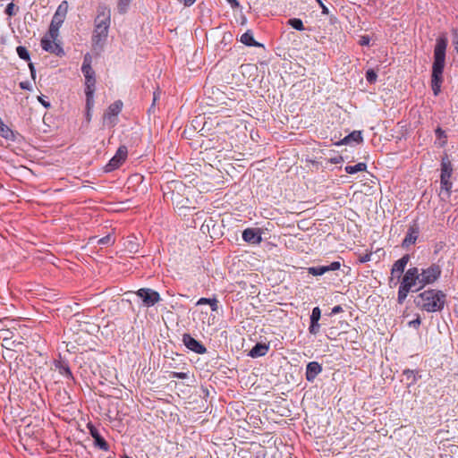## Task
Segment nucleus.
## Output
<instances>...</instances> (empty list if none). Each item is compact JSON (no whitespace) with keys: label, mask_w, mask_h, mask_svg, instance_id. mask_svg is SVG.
Masks as SVG:
<instances>
[{"label":"nucleus","mask_w":458,"mask_h":458,"mask_svg":"<svg viewBox=\"0 0 458 458\" xmlns=\"http://www.w3.org/2000/svg\"><path fill=\"white\" fill-rule=\"evenodd\" d=\"M440 268L437 266H431L420 274V284L422 285L431 284L440 276Z\"/></svg>","instance_id":"obj_8"},{"label":"nucleus","mask_w":458,"mask_h":458,"mask_svg":"<svg viewBox=\"0 0 458 458\" xmlns=\"http://www.w3.org/2000/svg\"><path fill=\"white\" fill-rule=\"evenodd\" d=\"M411 291L410 288L401 284L398 291V302L403 303L407 297L408 293Z\"/></svg>","instance_id":"obj_27"},{"label":"nucleus","mask_w":458,"mask_h":458,"mask_svg":"<svg viewBox=\"0 0 458 458\" xmlns=\"http://www.w3.org/2000/svg\"><path fill=\"white\" fill-rule=\"evenodd\" d=\"M309 273L312 276H322L327 273L325 266L312 267L309 268Z\"/></svg>","instance_id":"obj_30"},{"label":"nucleus","mask_w":458,"mask_h":458,"mask_svg":"<svg viewBox=\"0 0 458 458\" xmlns=\"http://www.w3.org/2000/svg\"><path fill=\"white\" fill-rule=\"evenodd\" d=\"M131 3V0H118L117 1V10L119 13H127L129 6Z\"/></svg>","instance_id":"obj_26"},{"label":"nucleus","mask_w":458,"mask_h":458,"mask_svg":"<svg viewBox=\"0 0 458 458\" xmlns=\"http://www.w3.org/2000/svg\"><path fill=\"white\" fill-rule=\"evenodd\" d=\"M137 295L142 300L144 304L148 307L153 306L160 301L159 293L154 290L148 288H141L138 290Z\"/></svg>","instance_id":"obj_7"},{"label":"nucleus","mask_w":458,"mask_h":458,"mask_svg":"<svg viewBox=\"0 0 458 458\" xmlns=\"http://www.w3.org/2000/svg\"><path fill=\"white\" fill-rule=\"evenodd\" d=\"M268 351V346L263 344H257L250 352L251 357L264 356Z\"/></svg>","instance_id":"obj_23"},{"label":"nucleus","mask_w":458,"mask_h":458,"mask_svg":"<svg viewBox=\"0 0 458 458\" xmlns=\"http://www.w3.org/2000/svg\"><path fill=\"white\" fill-rule=\"evenodd\" d=\"M327 272L328 271H335L341 267V263L338 261H334L328 266H325Z\"/></svg>","instance_id":"obj_34"},{"label":"nucleus","mask_w":458,"mask_h":458,"mask_svg":"<svg viewBox=\"0 0 458 458\" xmlns=\"http://www.w3.org/2000/svg\"><path fill=\"white\" fill-rule=\"evenodd\" d=\"M377 73L373 70H368L366 72V79L369 82L372 83L375 82L377 80Z\"/></svg>","instance_id":"obj_33"},{"label":"nucleus","mask_w":458,"mask_h":458,"mask_svg":"<svg viewBox=\"0 0 458 458\" xmlns=\"http://www.w3.org/2000/svg\"><path fill=\"white\" fill-rule=\"evenodd\" d=\"M91 58L89 54L84 56V61L81 66V71L85 78H91L95 76V72L90 65Z\"/></svg>","instance_id":"obj_21"},{"label":"nucleus","mask_w":458,"mask_h":458,"mask_svg":"<svg viewBox=\"0 0 458 458\" xmlns=\"http://www.w3.org/2000/svg\"><path fill=\"white\" fill-rule=\"evenodd\" d=\"M20 87L23 89H30V85H29V82H27V81L21 82Z\"/></svg>","instance_id":"obj_48"},{"label":"nucleus","mask_w":458,"mask_h":458,"mask_svg":"<svg viewBox=\"0 0 458 458\" xmlns=\"http://www.w3.org/2000/svg\"><path fill=\"white\" fill-rule=\"evenodd\" d=\"M418 307L428 312L442 310L445 302V294L441 291L428 290L420 293L415 300Z\"/></svg>","instance_id":"obj_3"},{"label":"nucleus","mask_w":458,"mask_h":458,"mask_svg":"<svg viewBox=\"0 0 458 458\" xmlns=\"http://www.w3.org/2000/svg\"><path fill=\"white\" fill-rule=\"evenodd\" d=\"M318 4L320 5L321 9H322V13L324 14H328V8L323 4V2L321 0H316Z\"/></svg>","instance_id":"obj_41"},{"label":"nucleus","mask_w":458,"mask_h":458,"mask_svg":"<svg viewBox=\"0 0 458 458\" xmlns=\"http://www.w3.org/2000/svg\"><path fill=\"white\" fill-rule=\"evenodd\" d=\"M111 24V10L101 4L97 8V16L94 20L93 42L98 44L106 39Z\"/></svg>","instance_id":"obj_2"},{"label":"nucleus","mask_w":458,"mask_h":458,"mask_svg":"<svg viewBox=\"0 0 458 458\" xmlns=\"http://www.w3.org/2000/svg\"><path fill=\"white\" fill-rule=\"evenodd\" d=\"M436 133H437L438 138H441L443 136V134H444V131L440 128H437L436 130Z\"/></svg>","instance_id":"obj_52"},{"label":"nucleus","mask_w":458,"mask_h":458,"mask_svg":"<svg viewBox=\"0 0 458 458\" xmlns=\"http://www.w3.org/2000/svg\"><path fill=\"white\" fill-rule=\"evenodd\" d=\"M410 257L409 255H404L400 259L394 262L393 265L391 273L393 276L396 275L397 277H400V276L404 271V268L409 262Z\"/></svg>","instance_id":"obj_15"},{"label":"nucleus","mask_w":458,"mask_h":458,"mask_svg":"<svg viewBox=\"0 0 458 458\" xmlns=\"http://www.w3.org/2000/svg\"><path fill=\"white\" fill-rule=\"evenodd\" d=\"M41 47L45 51L49 52L51 54H55L56 55H64V50L61 47V46L58 43H56L55 40L51 38L48 33L44 38H42Z\"/></svg>","instance_id":"obj_10"},{"label":"nucleus","mask_w":458,"mask_h":458,"mask_svg":"<svg viewBox=\"0 0 458 458\" xmlns=\"http://www.w3.org/2000/svg\"><path fill=\"white\" fill-rule=\"evenodd\" d=\"M241 42L249 47H259L261 46L259 43L255 41L253 38V34L250 30L246 31L241 37Z\"/></svg>","instance_id":"obj_22"},{"label":"nucleus","mask_w":458,"mask_h":458,"mask_svg":"<svg viewBox=\"0 0 458 458\" xmlns=\"http://www.w3.org/2000/svg\"><path fill=\"white\" fill-rule=\"evenodd\" d=\"M69 4L67 1H63L57 7L53 19L51 21L48 35L54 40H56L59 36V29L64 23L67 15Z\"/></svg>","instance_id":"obj_4"},{"label":"nucleus","mask_w":458,"mask_h":458,"mask_svg":"<svg viewBox=\"0 0 458 458\" xmlns=\"http://www.w3.org/2000/svg\"><path fill=\"white\" fill-rule=\"evenodd\" d=\"M59 371L61 374L65 375L67 377H72V372L68 366L61 365L59 368Z\"/></svg>","instance_id":"obj_37"},{"label":"nucleus","mask_w":458,"mask_h":458,"mask_svg":"<svg viewBox=\"0 0 458 458\" xmlns=\"http://www.w3.org/2000/svg\"><path fill=\"white\" fill-rule=\"evenodd\" d=\"M128 154L127 148L121 146L116 151V154L110 159L109 163L105 166L106 172H111L118 168L126 159Z\"/></svg>","instance_id":"obj_6"},{"label":"nucleus","mask_w":458,"mask_h":458,"mask_svg":"<svg viewBox=\"0 0 458 458\" xmlns=\"http://www.w3.org/2000/svg\"><path fill=\"white\" fill-rule=\"evenodd\" d=\"M318 329H319V325L318 322L316 324H313L312 322H310V326L309 328L310 334L316 335L318 332Z\"/></svg>","instance_id":"obj_38"},{"label":"nucleus","mask_w":458,"mask_h":458,"mask_svg":"<svg viewBox=\"0 0 458 458\" xmlns=\"http://www.w3.org/2000/svg\"><path fill=\"white\" fill-rule=\"evenodd\" d=\"M17 54L21 59H23L25 61L30 60V54L25 47L19 46L16 48Z\"/></svg>","instance_id":"obj_29"},{"label":"nucleus","mask_w":458,"mask_h":458,"mask_svg":"<svg viewBox=\"0 0 458 458\" xmlns=\"http://www.w3.org/2000/svg\"><path fill=\"white\" fill-rule=\"evenodd\" d=\"M29 67H30V70L31 78L33 80H35V78H36V70H35L34 64L32 63H30L29 64Z\"/></svg>","instance_id":"obj_42"},{"label":"nucleus","mask_w":458,"mask_h":458,"mask_svg":"<svg viewBox=\"0 0 458 458\" xmlns=\"http://www.w3.org/2000/svg\"><path fill=\"white\" fill-rule=\"evenodd\" d=\"M417 282L420 284L419 269L411 267L405 273L401 284L411 289L413 286H416Z\"/></svg>","instance_id":"obj_11"},{"label":"nucleus","mask_w":458,"mask_h":458,"mask_svg":"<svg viewBox=\"0 0 458 458\" xmlns=\"http://www.w3.org/2000/svg\"><path fill=\"white\" fill-rule=\"evenodd\" d=\"M122 108L123 102L121 100H117L111 104L104 114V123L109 127L114 126L116 124V116L122 111Z\"/></svg>","instance_id":"obj_5"},{"label":"nucleus","mask_w":458,"mask_h":458,"mask_svg":"<svg viewBox=\"0 0 458 458\" xmlns=\"http://www.w3.org/2000/svg\"><path fill=\"white\" fill-rule=\"evenodd\" d=\"M159 92H154L153 95V106L155 105L156 101L159 98Z\"/></svg>","instance_id":"obj_51"},{"label":"nucleus","mask_w":458,"mask_h":458,"mask_svg":"<svg viewBox=\"0 0 458 458\" xmlns=\"http://www.w3.org/2000/svg\"><path fill=\"white\" fill-rule=\"evenodd\" d=\"M180 3H183L184 5L186 6H190L191 4H193V3L196 1V0H178Z\"/></svg>","instance_id":"obj_46"},{"label":"nucleus","mask_w":458,"mask_h":458,"mask_svg":"<svg viewBox=\"0 0 458 458\" xmlns=\"http://www.w3.org/2000/svg\"><path fill=\"white\" fill-rule=\"evenodd\" d=\"M174 377L181 379H184L187 377V374L183 372H175L174 373Z\"/></svg>","instance_id":"obj_44"},{"label":"nucleus","mask_w":458,"mask_h":458,"mask_svg":"<svg viewBox=\"0 0 458 458\" xmlns=\"http://www.w3.org/2000/svg\"><path fill=\"white\" fill-rule=\"evenodd\" d=\"M322 367L316 361H311L307 365L306 369V379L308 381H313L314 378L321 372Z\"/></svg>","instance_id":"obj_16"},{"label":"nucleus","mask_w":458,"mask_h":458,"mask_svg":"<svg viewBox=\"0 0 458 458\" xmlns=\"http://www.w3.org/2000/svg\"><path fill=\"white\" fill-rule=\"evenodd\" d=\"M19 8L15 6L13 3H10L7 4L5 8V13L9 16H14L18 13Z\"/></svg>","instance_id":"obj_32"},{"label":"nucleus","mask_w":458,"mask_h":458,"mask_svg":"<svg viewBox=\"0 0 458 458\" xmlns=\"http://www.w3.org/2000/svg\"><path fill=\"white\" fill-rule=\"evenodd\" d=\"M173 205L178 209L189 208L190 200L188 198H182L179 192H172Z\"/></svg>","instance_id":"obj_18"},{"label":"nucleus","mask_w":458,"mask_h":458,"mask_svg":"<svg viewBox=\"0 0 458 458\" xmlns=\"http://www.w3.org/2000/svg\"><path fill=\"white\" fill-rule=\"evenodd\" d=\"M114 242V240L113 239L111 234H107L105 237H102L100 239H98L96 236H92L89 239V243L94 244H101V245H111Z\"/></svg>","instance_id":"obj_24"},{"label":"nucleus","mask_w":458,"mask_h":458,"mask_svg":"<svg viewBox=\"0 0 458 458\" xmlns=\"http://www.w3.org/2000/svg\"><path fill=\"white\" fill-rule=\"evenodd\" d=\"M228 3H230V4L232 5V7H238L239 6V3L237 0H227Z\"/></svg>","instance_id":"obj_50"},{"label":"nucleus","mask_w":458,"mask_h":458,"mask_svg":"<svg viewBox=\"0 0 458 458\" xmlns=\"http://www.w3.org/2000/svg\"><path fill=\"white\" fill-rule=\"evenodd\" d=\"M367 169V165L365 163H358L354 165H347L344 170L347 174H355L358 172H363Z\"/></svg>","instance_id":"obj_25"},{"label":"nucleus","mask_w":458,"mask_h":458,"mask_svg":"<svg viewBox=\"0 0 458 458\" xmlns=\"http://www.w3.org/2000/svg\"><path fill=\"white\" fill-rule=\"evenodd\" d=\"M208 302H210V299H208V298H200V299L198 301L197 305L208 304Z\"/></svg>","instance_id":"obj_45"},{"label":"nucleus","mask_w":458,"mask_h":458,"mask_svg":"<svg viewBox=\"0 0 458 458\" xmlns=\"http://www.w3.org/2000/svg\"><path fill=\"white\" fill-rule=\"evenodd\" d=\"M441 166V188L449 192L452 187V183L450 182V177L452 174L451 163L449 161L445 162L443 160Z\"/></svg>","instance_id":"obj_9"},{"label":"nucleus","mask_w":458,"mask_h":458,"mask_svg":"<svg viewBox=\"0 0 458 458\" xmlns=\"http://www.w3.org/2000/svg\"><path fill=\"white\" fill-rule=\"evenodd\" d=\"M360 45L361 46H367L369 44V36H362L359 41Z\"/></svg>","instance_id":"obj_39"},{"label":"nucleus","mask_w":458,"mask_h":458,"mask_svg":"<svg viewBox=\"0 0 458 458\" xmlns=\"http://www.w3.org/2000/svg\"><path fill=\"white\" fill-rule=\"evenodd\" d=\"M208 304L210 305L211 310L213 311L217 310L218 306H217V300L216 299H210V302H208Z\"/></svg>","instance_id":"obj_40"},{"label":"nucleus","mask_w":458,"mask_h":458,"mask_svg":"<svg viewBox=\"0 0 458 458\" xmlns=\"http://www.w3.org/2000/svg\"><path fill=\"white\" fill-rule=\"evenodd\" d=\"M242 239L249 243H259L261 242V236L259 234L256 229L248 228L242 233Z\"/></svg>","instance_id":"obj_17"},{"label":"nucleus","mask_w":458,"mask_h":458,"mask_svg":"<svg viewBox=\"0 0 458 458\" xmlns=\"http://www.w3.org/2000/svg\"><path fill=\"white\" fill-rule=\"evenodd\" d=\"M126 248L130 252H137L138 245L132 241H128L126 244Z\"/></svg>","instance_id":"obj_35"},{"label":"nucleus","mask_w":458,"mask_h":458,"mask_svg":"<svg viewBox=\"0 0 458 458\" xmlns=\"http://www.w3.org/2000/svg\"><path fill=\"white\" fill-rule=\"evenodd\" d=\"M447 47V38L445 35L437 39L434 49V63L432 66L431 87L435 96L441 91L443 81V71L445 64V50Z\"/></svg>","instance_id":"obj_1"},{"label":"nucleus","mask_w":458,"mask_h":458,"mask_svg":"<svg viewBox=\"0 0 458 458\" xmlns=\"http://www.w3.org/2000/svg\"><path fill=\"white\" fill-rule=\"evenodd\" d=\"M87 426L91 437L94 438V445L101 450L108 451L109 445L107 442L100 436L98 429L91 423H89Z\"/></svg>","instance_id":"obj_12"},{"label":"nucleus","mask_w":458,"mask_h":458,"mask_svg":"<svg viewBox=\"0 0 458 458\" xmlns=\"http://www.w3.org/2000/svg\"><path fill=\"white\" fill-rule=\"evenodd\" d=\"M182 341L188 349L195 352L196 353L202 354L206 352V348L199 341L192 338L190 335H183Z\"/></svg>","instance_id":"obj_13"},{"label":"nucleus","mask_w":458,"mask_h":458,"mask_svg":"<svg viewBox=\"0 0 458 458\" xmlns=\"http://www.w3.org/2000/svg\"><path fill=\"white\" fill-rule=\"evenodd\" d=\"M86 79V97H87V107L88 109L90 108V106L93 104V93L95 90V76L91 78H85Z\"/></svg>","instance_id":"obj_14"},{"label":"nucleus","mask_w":458,"mask_h":458,"mask_svg":"<svg viewBox=\"0 0 458 458\" xmlns=\"http://www.w3.org/2000/svg\"><path fill=\"white\" fill-rule=\"evenodd\" d=\"M38 99L46 108H49L51 106L50 103L46 101L42 97H38Z\"/></svg>","instance_id":"obj_43"},{"label":"nucleus","mask_w":458,"mask_h":458,"mask_svg":"<svg viewBox=\"0 0 458 458\" xmlns=\"http://www.w3.org/2000/svg\"><path fill=\"white\" fill-rule=\"evenodd\" d=\"M123 458H131V457H129V456H127V455H124Z\"/></svg>","instance_id":"obj_54"},{"label":"nucleus","mask_w":458,"mask_h":458,"mask_svg":"<svg viewBox=\"0 0 458 458\" xmlns=\"http://www.w3.org/2000/svg\"><path fill=\"white\" fill-rule=\"evenodd\" d=\"M363 140V138H362V135H361V131H353L352 132H351L349 135H347L346 137H344L339 143H337L338 145L340 144H349L351 143L352 141L355 142V143H360L362 142Z\"/></svg>","instance_id":"obj_19"},{"label":"nucleus","mask_w":458,"mask_h":458,"mask_svg":"<svg viewBox=\"0 0 458 458\" xmlns=\"http://www.w3.org/2000/svg\"><path fill=\"white\" fill-rule=\"evenodd\" d=\"M419 235V232L414 227H410L405 238L403 241V246L408 247L414 244Z\"/></svg>","instance_id":"obj_20"},{"label":"nucleus","mask_w":458,"mask_h":458,"mask_svg":"<svg viewBox=\"0 0 458 458\" xmlns=\"http://www.w3.org/2000/svg\"><path fill=\"white\" fill-rule=\"evenodd\" d=\"M423 286H424V285H422V284H420V287H418V289H417V290H420V288H421V287H423Z\"/></svg>","instance_id":"obj_53"},{"label":"nucleus","mask_w":458,"mask_h":458,"mask_svg":"<svg viewBox=\"0 0 458 458\" xmlns=\"http://www.w3.org/2000/svg\"><path fill=\"white\" fill-rule=\"evenodd\" d=\"M13 333L9 329H0V337H3L4 341H7L12 338V336H10Z\"/></svg>","instance_id":"obj_36"},{"label":"nucleus","mask_w":458,"mask_h":458,"mask_svg":"<svg viewBox=\"0 0 458 458\" xmlns=\"http://www.w3.org/2000/svg\"><path fill=\"white\" fill-rule=\"evenodd\" d=\"M342 310H343L342 307L338 305V306H335L333 308L332 312L335 314V313L341 312Z\"/></svg>","instance_id":"obj_49"},{"label":"nucleus","mask_w":458,"mask_h":458,"mask_svg":"<svg viewBox=\"0 0 458 458\" xmlns=\"http://www.w3.org/2000/svg\"><path fill=\"white\" fill-rule=\"evenodd\" d=\"M409 324L410 326L418 327L420 325V319L418 318L415 320L411 321Z\"/></svg>","instance_id":"obj_47"},{"label":"nucleus","mask_w":458,"mask_h":458,"mask_svg":"<svg viewBox=\"0 0 458 458\" xmlns=\"http://www.w3.org/2000/svg\"><path fill=\"white\" fill-rule=\"evenodd\" d=\"M320 317H321L320 309L318 307H315L312 310V313L310 316V322H312L313 324H316L317 322H318Z\"/></svg>","instance_id":"obj_31"},{"label":"nucleus","mask_w":458,"mask_h":458,"mask_svg":"<svg viewBox=\"0 0 458 458\" xmlns=\"http://www.w3.org/2000/svg\"><path fill=\"white\" fill-rule=\"evenodd\" d=\"M288 24L297 30H303L304 26L301 19L293 18L288 21Z\"/></svg>","instance_id":"obj_28"}]
</instances>
